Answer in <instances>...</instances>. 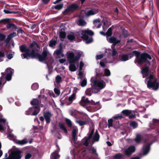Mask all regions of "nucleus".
Here are the masks:
<instances>
[{
	"label": "nucleus",
	"mask_w": 159,
	"mask_h": 159,
	"mask_svg": "<svg viewBox=\"0 0 159 159\" xmlns=\"http://www.w3.org/2000/svg\"><path fill=\"white\" fill-rule=\"evenodd\" d=\"M147 66L143 67L141 70V72L143 78H146L145 82L147 84V86L149 89L153 90H157L159 86V83L157 79L154 75H152L151 70L148 66H149L148 63H146Z\"/></svg>",
	"instance_id": "1"
},
{
	"label": "nucleus",
	"mask_w": 159,
	"mask_h": 159,
	"mask_svg": "<svg viewBox=\"0 0 159 159\" xmlns=\"http://www.w3.org/2000/svg\"><path fill=\"white\" fill-rule=\"evenodd\" d=\"M96 75L92 77L91 80L92 88L87 89L85 91L86 95L91 96L92 93H97L100 89L104 88L106 86V83L104 81L99 79L100 70L98 69L96 70Z\"/></svg>",
	"instance_id": "2"
},
{
	"label": "nucleus",
	"mask_w": 159,
	"mask_h": 159,
	"mask_svg": "<svg viewBox=\"0 0 159 159\" xmlns=\"http://www.w3.org/2000/svg\"><path fill=\"white\" fill-rule=\"evenodd\" d=\"M93 34V32L92 30H85L75 33L71 32L67 35V38L69 40L72 41L75 39L76 36L80 37L85 41L86 43L89 44L93 42V39L91 36Z\"/></svg>",
	"instance_id": "3"
},
{
	"label": "nucleus",
	"mask_w": 159,
	"mask_h": 159,
	"mask_svg": "<svg viewBox=\"0 0 159 159\" xmlns=\"http://www.w3.org/2000/svg\"><path fill=\"white\" fill-rule=\"evenodd\" d=\"M38 50L36 48L33 49L31 52V58H37L40 61H43L46 59L47 57V62H45L48 66L52 64L54 62L52 55L46 50H44L42 54L38 53Z\"/></svg>",
	"instance_id": "4"
},
{
	"label": "nucleus",
	"mask_w": 159,
	"mask_h": 159,
	"mask_svg": "<svg viewBox=\"0 0 159 159\" xmlns=\"http://www.w3.org/2000/svg\"><path fill=\"white\" fill-rule=\"evenodd\" d=\"M153 139L151 138L146 139H144L143 135L140 134H137L134 140L137 143H140L143 142L144 143L143 146V155H146L149 152L150 149V146L152 144L153 142L149 143V142L153 140Z\"/></svg>",
	"instance_id": "5"
},
{
	"label": "nucleus",
	"mask_w": 159,
	"mask_h": 159,
	"mask_svg": "<svg viewBox=\"0 0 159 159\" xmlns=\"http://www.w3.org/2000/svg\"><path fill=\"white\" fill-rule=\"evenodd\" d=\"M137 58V61L139 64H142L144 63H147L148 65H150V62L147 59L151 60L152 57L146 53H143L140 55V53L136 51H133L132 53Z\"/></svg>",
	"instance_id": "6"
},
{
	"label": "nucleus",
	"mask_w": 159,
	"mask_h": 159,
	"mask_svg": "<svg viewBox=\"0 0 159 159\" xmlns=\"http://www.w3.org/2000/svg\"><path fill=\"white\" fill-rule=\"evenodd\" d=\"M7 129V131L8 133L7 137L10 139L14 140L16 137L13 134L11 133V130L9 128V126L8 125V122H7V120L5 118H0V131L3 132ZM12 130H11V131Z\"/></svg>",
	"instance_id": "7"
},
{
	"label": "nucleus",
	"mask_w": 159,
	"mask_h": 159,
	"mask_svg": "<svg viewBox=\"0 0 159 159\" xmlns=\"http://www.w3.org/2000/svg\"><path fill=\"white\" fill-rule=\"evenodd\" d=\"M80 105L84 106L85 105H92L93 106L92 107L94 109L92 111V112L96 111L101 108L98 102H95L92 100H89L88 98L85 96L82 97L81 101L79 102Z\"/></svg>",
	"instance_id": "8"
},
{
	"label": "nucleus",
	"mask_w": 159,
	"mask_h": 159,
	"mask_svg": "<svg viewBox=\"0 0 159 159\" xmlns=\"http://www.w3.org/2000/svg\"><path fill=\"white\" fill-rule=\"evenodd\" d=\"M100 136L98 133L97 130H96L95 133H94V129H93L90 133L88 134V137H85L82 140V143L86 146L89 145V141L90 139L92 138L94 142H98L99 141Z\"/></svg>",
	"instance_id": "9"
},
{
	"label": "nucleus",
	"mask_w": 159,
	"mask_h": 159,
	"mask_svg": "<svg viewBox=\"0 0 159 159\" xmlns=\"http://www.w3.org/2000/svg\"><path fill=\"white\" fill-rule=\"evenodd\" d=\"M90 151H92V153L93 154H94L98 156V154L96 152V149L95 148L93 147H90L89 149L86 150L85 149H83L82 150H80L79 152V154H81V155L83 156L85 155L88 152H90Z\"/></svg>",
	"instance_id": "10"
},
{
	"label": "nucleus",
	"mask_w": 159,
	"mask_h": 159,
	"mask_svg": "<svg viewBox=\"0 0 159 159\" xmlns=\"http://www.w3.org/2000/svg\"><path fill=\"white\" fill-rule=\"evenodd\" d=\"M67 58L69 60V63H78L76 57L74 53L71 51H68L66 53Z\"/></svg>",
	"instance_id": "11"
},
{
	"label": "nucleus",
	"mask_w": 159,
	"mask_h": 159,
	"mask_svg": "<svg viewBox=\"0 0 159 159\" xmlns=\"http://www.w3.org/2000/svg\"><path fill=\"white\" fill-rule=\"evenodd\" d=\"M34 107H31L25 111V114L26 115H37L39 112V109L37 108V110L34 109Z\"/></svg>",
	"instance_id": "12"
},
{
	"label": "nucleus",
	"mask_w": 159,
	"mask_h": 159,
	"mask_svg": "<svg viewBox=\"0 0 159 159\" xmlns=\"http://www.w3.org/2000/svg\"><path fill=\"white\" fill-rule=\"evenodd\" d=\"M134 55L132 53H122L119 55V60L120 61H126L132 57Z\"/></svg>",
	"instance_id": "13"
},
{
	"label": "nucleus",
	"mask_w": 159,
	"mask_h": 159,
	"mask_svg": "<svg viewBox=\"0 0 159 159\" xmlns=\"http://www.w3.org/2000/svg\"><path fill=\"white\" fill-rule=\"evenodd\" d=\"M6 72L4 77L7 80H10L12 78V75L13 73L14 70L11 68H7L6 70Z\"/></svg>",
	"instance_id": "14"
},
{
	"label": "nucleus",
	"mask_w": 159,
	"mask_h": 159,
	"mask_svg": "<svg viewBox=\"0 0 159 159\" xmlns=\"http://www.w3.org/2000/svg\"><path fill=\"white\" fill-rule=\"evenodd\" d=\"M78 8L79 6L77 4L73 3L69 6L63 12V13L64 14H66L70 12L76 10Z\"/></svg>",
	"instance_id": "15"
},
{
	"label": "nucleus",
	"mask_w": 159,
	"mask_h": 159,
	"mask_svg": "<svg viewBox=\"0 0 159 159\" xmlns=\"http://www.w3.org/2000/svg\"><path fill=\"white\" fill-rule=\"evenodd\" d=\"M135 150V147L134 146H130L128 148L124 150V153L127 156H129L134 152Z\"/></svg>",
	"instance_id": "16"
},
{
	"label": "nucleus",
	"mask_w": 159,
	"mask_h": 159,
	"mask_svg": "<svg viewBox=\"0 0 159 159\" xmlns=\"http://www.w3.org/2000/svg\"><path fill=\"white\" fill-rule=\"evenodd\" d=\"M41 103V101L37 99H34L30 102L31 105L34 106L32 107H34V109L35 110H37V108H39V111H40L39 105Z\"/></svg>",
	"instance_id": "17"
},
{
	"label": "nucleus",
	"mask_w": 159,
	"mask_h": 159,
	"mask_svg": "<svg viewBox=\"0 0 159 159\" xmlns=\"http://www.w3.org/2000/svg\"><path fill=\"white\" fill-rule=\"evenodd\" d=\"M62 48L61 45L59 46V48L58 49H57L54 52V54L56 55L57 57L58 58L63 57L64 55L62 53Z\"/></svg>",
	"instance_id": "18"
},
{
	"label": "nucleus",
	"mask_w": 159,
	"mask_h": 159,
	"mask_svg": "<svg viewBox=\"0 0 159 159\" xmlns=\"http://www.w3.org/2000/svg\"><path fill=\"white\" fill-rule=\"evenodd\" d=\"M78 132V129L77 127L74 126L73 127L72 130V137L73 140L75 142L77 140V134Z\"/></svg>",
	"instance_id": "19"
},
{
	"label": "nucleus",
	"mask_w": 159,
	"mask_h": 159,
	"mask_svg": "<svg viewBox=\"0 0 159 159\" xmlns=\"http://www.w3.org/2000/svg\"><path fill=\"white\" fill-rule=\"evenodd\" d=\"M58 148L55 151L53 152L51 155L50 159H57L60 157V155L58 154V152L60 150V148L58 145H57Z\"/></svg>",
	"instance_id": "20"
},
{
	"label": "nucleus",
	"mask_w": 159,
	"mask_h": 159,
	"mask_svg": "<svg viewBox=\"0 0 159 159\" xmlns=\"http://www.w3.org/2000/svg\"><path fill=\"white\" fill-rule=\"evenodd\" d=\"M107 39L108 42L114 44H116L120 42V40H117L116 38L114 37H107Z\"/></svg>",
	"instance_id": "21"
},
{
	"label": "nucleus",
	"mask_w": 159,
	"mask_h": 159,
	"mask_svg": "<svg viewBox=\"0 0 159 159\" xmlns=\"http://www.w3.org/2000/svg\"><path fill=\"white\" fill-rule=\"evenodd\" d=\"M43 116L46 120L47 123H49L51 121V117L52 116L50 112L48 111L44 112L43 113Z\"/></svg>",
	"instance_id": "22"
},
{
	"label": "nucleus",
	"mask_w": 159,
	"mask_h": 159,
	"mask_svg": "<svg viewBox=\"0 0 159 159\" xmlns=\"http://www.w3.org/2000/svg\"><path fill=\"white\" fill-rule=\"evenodd\" d=\"M20 51L22 52H30V49L27 48L25 45H22L19 46Z\"/></svg>",
	"instance_id": "23"
},
{
	"label": "nucleus",
	"mask_w": 159,
	"mask_h": 159,
	"mask_svg": "<svg viewBox=\"0 0 159 159\" xmlns=\"http://www.w3.org/2000/svg\"><path fill=\"white\" fill-rule=\"evenodd\" d=\"M98 12V10L97 9H92L89 11L86 14L87 16H89L91 15H93L97 14Z\"/></svg>",
	"instance_id": "24"
},
{
	"label": "nucleus",
	"mask_w": 159,
	"mask_h": 159,
	"mask_svg": "<svg viewBox=\"0 0 159 159\" xmlns=\"http://www.w3.org/2000/svg\"><path fill=\"white\" fill-rule=\"evenodd\" d=\"M121 112L124 115L126 116H128L132 113L135 114V113L137 112V111L135 110H123Z\"/></svg>",
	"instance_id": "25"
},
{
	"label": "nucleus",
	"mask_w": 159,
	"mask_h": 159,
	"mask_svg": "<svg viewBox=\"0 0 159 159\" xmlns=\"http://www.w3.org/2000/svg\"><path fill=\"white\" fill-rule=\"evenodd\" d=\"M62 78L59 75H57L55 78V81L54 82V84L56 86V85L59 84L62 81Z\"/></svg>",
	"instance_id": "26"
},
{
	"label": "nucleus",
	"mask_w": 159,
	"mask_h": 159,
	"mask_svg": "<svg viewBox=\"0 0 159 159\" xmlns=\"http://www.w3.org/2000/svg\"><path fill=\"white\" fill-rule=\"evenodd\" d=\"M76 24L80 26H84L86 24V22L83 19H80L76 21Z\"/></svg>",
	"instance_id": "27"
},
{
	"label": "nucleus",
	"mask_w": 159,
	"mask_h": 159,
	"mask_svg": "<svg viewBox=\"0 0 159 159\" xmlns=\"http://www.w3.org/2000/svg\"><path fill=\"white\" fill-rule=\"evenodd\" d=\"M159 124V119H153L152 122H150L149 124L150 126L152 128H153V126H156Z\"/></svg>",
	"instance_id": "28"
},
{
	"label": "nucleus",
	"mask_w": 159,
	"mask_h": 159,
	"mask_svg": "<svg viewBox=\"0 0 159 159\" xmlns=\"http://www.w3.org/2000/svg\"><path fill=\"white\" fill-rule=\"evenodd\" d=\"M69 63L70 64L69 66V70L72 72L75 71L76 70V68L75 64H76L77 63Z\"/></svg>",
	"instance_id": "29"
},
{
	"label": "nucleus",
	"mask_w": 159,
	"mask_h": 159,
	"mask_svg": "<svg viewBox=\"0 0 159 159\" xmlns=\"http://www.w3.org/2000/svg\"><path fill=\"white\" fill-rule=\"evenodd\" d=\"M58 126L65 134H66L67 133L68 131L65 125L62 123H59Z\"/></svg>",
	"instance_id": "30"
},
{
	"label": "nucleus",
	"mask_w": 159,
	"mask_h": 159,
	"mask_svg": "<svg viewBox=\"0 0 159 159\" xmlns=\"http://www.w3.org/2000/svg\"><path fill=\"white\" fill-rule=\"evenodd\" d=\"M28 142V141L26 138H25L21 140H16V143L20 145H23L26 144Z\"/></svg>",
	"instance_id": "31"
},
{
	"label": "nucleus",
	"mask_w": 159,
	"mask_h": 159,
	"mask_svg": "<svg viewBox=\"0 0 159 159\" xmlns=\"http://www.w3.org/2000/svg\"><path fill=\"white\" fill-rule=\"evenodd\" d=\"M16 35L17 34L16 32H14L11 33L7 36V37L6 40V41L8 42H9L12 38L14 37H16Z\"/></svg>",
	"instance_id": "32"
},
{
	"label": "nucleus",
	"mask_w": 159,
	"mask_h": 159,
	"mask_svg": "<svg viewBox=\"0 0 159 159\" xmlns=\"http://www.w3.org/2000/svg\"><path fill=\"white\" fill-rule=\"evenodd\" d=\"M59 37L61 40L62 41L66 37V33L62 30H60L59 31Z\"/></svg>",
	"instance_id": "33"
},
{
	"label": "nucleus",
	"mask_w": 159,
	"mask_h": 159,
	"mask_svg": "<svg viewBox=\"0 0 159 159\" xmlns=\"http://www.w3.org/2000/svg\"><path fill=\"white\" fill-rule=\"evenodd\" d=\"M30 57H31V53L30 54L28 52H25V53H22L21 54V56L22 59L26 58V59H29Z\"/></svg>",
	"instance_id": "34"
},
{
	"label": "nucleus",
	"mask_w": 159,
	"mask_h": 159,
	"mask_svg": "<svg viewBox=\"0 0 159 159\" xmlns=\"http://www.w3.org/2000/svg\"><path fill=\"white\" fill-rule=\"evenodd\" d=\"M3 12L7 14H18L19 13L18 11H9L6 9H4Z\"/></svg>",
	"instance_id": "35"
},
{
	"label": "nucleus",
	"mask_w": 159,
	"mask_h": 159,
	"mask_svg": "<svg viewBox=\"0 0 159 159\" xmlns=\"http://www.w3.org/2000/svg\"><path fill=\"white\" fill-rule=\"evenodd\" d=\"M7 27L8 29H13L16 28V25L13 23H8L7 25Z\"/></svg>",
	"instance_id": "36"
},
{
	"label": "nucleus",
	"mask_w": 159,
	"mask_h": 159,
	"mask_svg": "<svg viewBox=\"0 0 159 159\" xmlns=\"http://www.w3.org/2000/svg\"><path fill=\"white\" fill-rule=\"evenodd\" d=\"M76 94L73 93L68 98V101L71 103L72 101L75 98Z\"/></svg>",
	"instance_id": "37"
},
{
	"label": "nucleus",
	"mask_w": 159,
	"mask_h": 159,
	"mask_svg": "<svg viewBox=\"0 0 159 159\" xmlns=\"http://www.w3.org/2000/svg\"><path fill=\"white\" fill-rule=\"evenodd\" d=\"M39 87L38 84L37 83H33L31 86V88L33 90H35L37 89Z\"/></svg>",
	"instance_id": "38"
},
{
	"label": "nucleus",
	"mask_w": 159,
	"mask_h": 159,
	"mask_svg": "<svg viewBox=\"0 0 159 159\" xmlns=\"http://www.w3.org/2000/svg\"><path fill=\"white\" fill-rule=\"evenodd\" d=\"M130 126L133 129H135L138 127V124L135 121H133L130 123Z\"/></svg>",
	"instance_id": "39"
},
{
	"label": "nucleus",
	"mask_w": 159,
	"mask_h": 159,
	"mask_svg": "<svg viewBox=\"0 0 159 159\" xmlns=\"http://www.w3.org/2000/svg\"><path fill=\"white\" fill-rule=\"evenodd\" d=\"M10 20V19L9 18H5L1 20H0V23H2L3 24H7L9 23Z\"/></svg>",
	"instance_id": "40"
},
{
	"label": "nucleus",
	"mask_w": 159,
	"mask_h": 159,
	"mask_svg": "<svg viewBox=\"0 0 159 159\" xmlns=\"http://www.w3.org/2000/svg\"><path fill=\"white\" fill-rule=\"evenodd\" d=\"M65 121L67 125L69 127H71L72 126V122L70 120L67 118H65Z\"/></svg>",
	"instance_id": "41"
},
{
	"label": "nucleus",
	"mask_w": 159,
	"mask_h": 159,
	"mask_svg": "<svg viewBox=\"0 0 159 159\" xmlns=\"http://www.w3.org/2000/svg\"><path fill=\"white\" fill-rule=\"evenodd\" d=\"M5 56V53L3 51H0V62L3 61V57Z\"/></svg>",
	"instance_id": "42"
},
{
	"label": "nucleus",
	"mask_w": 159,
	"mask_h": 159,
	"mask_svg": "<svg viewBox=\"0 0 159 159\" xmlns=\"http://www.w3.org/2000/svg\"><path fill=\"white\" fill-rule=\"evenodd\" d=\"M87 83V80L86 78H84L83 80L80 82V84L81 87H84L86 85Z\"/></svg>",
	"instance_id": "43"
},
{
	"label": "nucleus",
	"mask_w": 159,
	"mask_h": 159,
	"mask_svg": "<svg viewBox=\"0 0 159 159\" xmlns=\"http://www.w3.org/2000/svg\"><path fill=\"white\" fill-rule=\"evenodd\" d=\"M63 7V4H60L59 5H58L55 6H53L52 8H55L56 9H57L58 10H60Z\"/></svg>",
	"instance_id": "44"
},
{
	"label": "nucleus",
	"mask_w": 159,
	"mask_h": 159,
	"mask_svg": "<svg viewBox=\"0 0 159 159\" xmlns=\"http://www.w3.org/2000/svg\"><path fill=\"white\" fill-rule=\"evenodd\" d=\"M56 44V41L52 40L49 42V46L51 47H54Z\"/></svg>",
	"instance_id": "45"
},
{
	"label": "nucleus",
	"mask_w": 159,
	"mask_h": 159,
	"mask_svg": "<svg viewBox=\"0 0 159 159\" xmlns=\"http://www.w3.org/2000/svg\"><path fill=\"white\" fill-rule=\"evenodd\" d=\"M76 122L78 123L80 126L85 125L86 124V122L81 120H76Z\"/></svg>",
	"instance_id": "46"
},
{
	"label": "nucleus",
	"mask_w": 159,
	"mask_h": 159,
	"mask_svg": "<svg viewBox=\"0 0 159 159\" xmlns=\"http://www.w3.org/2000/svg\"><path fill=\"white\" fill-rule=\"evenodd\" d=\"M112 34V29L111 28H110L108 30L107 33H106V36H107V37H108L111 36Z\"/></svg>",
	"instance_id": "47"
},
{
	"label": "nucleus",
	"mask_w": 159,
	"mask_h": 159,
	"mask_svg": "<svg viewBox=\"0 0 159 159\" xmlns=\"http://www.w3.org/2000/svg\"><path fill=\"white\" fill-rule=\"evenodd\" d=\"M76 56H75L76 60L77 61V62H78V61L80 58V57L81 56V55H82V52L80 51H79L76 52Z\"/></svg>",
	"instance_id": "48"
},
{
	"label": "nucleus",
	"mask_w": 159,
	"mask_h": 159,
	"mask_svg": "<svg viewBox=\"0 0 159 159\" xmlns=\"http://www.w3.org/2000/svg\"><path fill=\"white\" fill-rule=\"evenodd\" d=\"M112 58L114 59L117 55V53L115 49H113L112 51Z\"/></svg>",
	"instance_id": "49"
},
{
	"label": "nucleus",
	"mask_w": 159,
	"mask_h": 159,
	"mask_svg": "<svg viewBox=\"0 0 159 159\" xmlns=\"http://www.w3.org/2000/svg\"><path fill=\"white\" fill-rule=\"evenodd\" d=\"M122 156L121 153H118L116 154L114 156V158L115 159H121L122 157Z\"/></svg>",
	"instance_id": "50"
},
{
	"label": "nucleus",
	"mask_w": 159,
	"mask_h": 159,
	"mask_svg": "<svg viewBox=\"0 0 159 159\" xmlns=\"http://www.w3.org/2000/svg\"><path fill=\"white\" fill-rule=\"evenodd\" d=\"M6 82V81L3 82V79L2 78H0V91L1 90L4 85Z\"/></svg>",
	"instance_id": "51"
},
{
	"label": "nucleus",
	"mask_w": 159,
	"mask_h": 159,
	"mask_svg": "<svg viewBox=\"0 0 159 159\" xmlns=\"http://www.w3.org/2000/svg\"><path fill=\"white\" fill-rule=\"evenodd\" d=\"M104 72L105 75L107 76H109L110 75V71L108 69H105L104 70Z\"/></svg>",
	"instance_id": "52"
},
{
	"label": "nucleus",
	"mask_w": 159,
	"mask_h": 159,
	"mask_svg": "<svg viewBox=\"0 0 159 159\" xmlns=\"http://www.w3.org/2000/svg\"><path fill=\"white\" fill-rule=\"evenodd\" d=\"M112 122L113 120L111 119H110L108 120V127H111L112 126Z\"/></svg>",
	"instance_id": "53"
},
{
	"label": "nucleus",
	"mask_w": 159,
	"mask_h": 159,
	"mask_svg": "<svg viewBox=\"0 0 159 159\" xmlns=\"http://www.w3.org/2000/svg\"><path fill=\"white\" fill-rule=\"evenodd\" d=\"M78 75L79 76L78 77V78L79 79H81L83 75V72L82 71V70H79Z\"/></svg>",
	"instance_id": "54"
},
{
	"label": "nucleus",
	"mask_w": 159,
	"mask_h": 159,
	"mask_svg": "<svg viewBox=\"0 0 159 159\" xmlns=\"http://www.w3.org/2000/svg\"><path fill=\"white\" fill-rule=\"evenodd\" d=\"M104 56L103 54H101L99 55H97L96 57V59L97 60H99L102 58Z\"/></svg>",
	"instance_id": "55"
},
{
	"label": "nucleus",
	"mask_w": 159,
	"mask_h": 159,
	"mask_svg": "<svg viewBox=\"0 0 159 159\" xmlns=\"http://www.w3.org/2000/svg\"><path fill=\"white\" fill-rule=\"evenodd\" d=\"M84 64L82 61H80V64L79 70H82L83 67L84 66Z\"/></svg>",
	"instance_id": "56"
},
{
	"label": "nucleus",
	"mask_w": 159,
	"mask_h": 159,
	"mask_svg": "<svg viewBox=\"0 0 159 159\" xmlns=\"http://www.w3.org/2000/svg\"><path fill=\"white\" fill-rule=\"evenodd\" d=\"M7 57L8 59L10 60L13 57V55L11 53H9L7 55Z\"/></svg>",
	"instance_id": "57"
},
{
	"label": "nucleus",
	"mask_w": 159,
	"mask_h": 159,
	"mask_svg": "<svg viewBox=\"0 0 159 159\" xmlns=\"http://www.w3.org/2000/svg\"><path fill=\"white\" fill-rule=\"evenodd\" d=\"M5 36L0 33V40L2 41L4 40L5 39Z\"/></svg>",
	"instance_id": "58"
},
{
	"label": "nucleus",
	"mask_w": 159,
	"mask_h": 159,
	"mask_svg": "<svg viewBox=\"0 0 159 159\" xmlns=\"http://www.w3.org/2000/svg\"><path fill=\"white\" fill-rule=\"evenodd\" d=\"M54 91L55 93L57 94V95H59L60 94V91L57 88H54Z\"/></svg>",
	"instance_id": "59"
},
{
	"label": "nucleus",
	"mask_w": 159,
	"mask_h": 159,
	"mask_svg": "<svg viewBox=\"0 0 159 159\" xmlns=\"http://www.w3.org/2000/svg\"><path fill=\"white\" fill-rule=\"evenodd\" d=\"M58 61L61 63H63L66 61V59L64 58L61 59H59Z\"/></svg>",
	"instance_id": "60"
},
{
	"label": "nucleus",
	"mask_w": 159,
	"mask_h": 159,
	"mask_svg": "<svg viewBox=\"0 0 159 159\" xmlns=\"http://www.w3.org/2000/svg\"><path fill=\"white\" fill-rule=\"evenodd\" d=\"M31 157V155L29 153H27L25 156V159H29Z\"/></svg>",
	"instance_id": "61"
},
{
	"label": "nucleus",
	"mask_w": 159,
	"mask_h": 159,
	"mask_svg": "<svg viewBox=\"0 0 159 159\" xmlns=\"http://www.w3.org/2000/svg\"><path fill=\"white\" fill-rule=\"evenodd\" d=\"M129 119H132L134 118H135V114L133 113V114L129 115Z\"/></svg>",
	"instance_id": "62"
},
{
	"label": "nucleus",
	"mask_w": 159,
	"mask_h": 159,
	"mask_svg": "<svg viewBox=\"0 0 159 159\" xmlns=\"http://www.w3.org/2000/svg\"><path fill=\"white\" fill-rule=\"evenodd\" d=\"M17 32V33H20L21 34H22L24 32V31H23V30L21 28L19 29L18 30Z\"/></svg>",
	"instance_id": "63"
},
{
	"label": "nucleus",
	"mask_w": 159,
	"mask_h": 159,
	"mask_svg": "<svg viewBox=\"0 0 159 159\" xmlns=\"http://www.w3.org/2000/svg\"><path fill=\"white\" fill-rule=\"evenodd\" d=\"M100 65L102 67H104L105 66V64L103 62L101 61L99 63Z\"/></svg>",
	"instance_id": "64"
}]
</instances>
